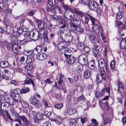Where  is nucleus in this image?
Wrapping results in <instances>:
<instances>
[{"mask_svg": "<svg viewBox=\"0 0 126 126\" xmlns=\"http://www.w3.org/2000/svg\"><path fill=\"white\" fill-rule=\"evenodd\" d=\"M109 122V120L107 118H106L104 121L103 124L104 125H106Z\"/></svg>", "mask_w": 126, "mask_h": 126, "instance_id": "obj_64", "label": "nucleus"}, {"mask_svg": "<svg viewBox=\"0 0 126 126\" xmlns=\"http://www.w3.org/2000/svg\"><path fill=\"white\" fill-rule=\"evenodd\" d=\"M44 114L41 112H37L34 117V120L35 123H39L43 119Z\"/></svg>", "mask_w": 126, "mask_h": 126, "instance_id": "obj_5", "label": "nucleus"}, {"mask_svg": "<svg viewBox=\"0 0 126 126\" xmlns=\"http://www.w3.org/2000/svg\"><path fill=\"white\" fill-rule=\"evenodd\" d=\"M83 68L82 64H79L77 66V70L78 71L80 72L83 70Z\"/></svg>", "mask_w": 126, "mask_h": 126, "instance_id": "obj_48", "label": "nucleus"}, {"mask_svg": "<svg viewBox=\"0 0 126 126\" xmlns=\"http://www.w3.org/2000/svg\"><path fill=\"white\" fill-rule=\"evenodd\" d=\"M30 37L32 40H37L39 37V32L37 30L32 31L30 33Z\"/></svg>", "mask_w": 126, "mask_h": 126, "instance_id": "obj_4", "label": "nucleus"}, {"mask_svg": "<svg viewBox=\"0 0 126 126\" xmlns=\"http://www.w3.org/2000/svg\"><path fill=\"white\" fill-rule=\"evenodd\" d=\"M95 35L94 34H92L89 36V38L91 42L94 44H99V42L96 41L95 38Z\"/></svg>", "mask_w": 126, "mask_h": 126, "instance_id": "obj_12", "label": "nucleus"}, {"mask_svg": "<svg viewBox=\"0 0 126 126\" xmlns=\"http://www.w3.org/2000/svg\"><path fill=\"white\" fill-rule=\"evenodd\" d=\"M77 47L78 49L80 50H83L84 48V46L82 43H79L78 44Z\"/></svg>", "mask_w": 126, "mask_h": 126, "instance_id": "obj_35", "label": "nucleus"}, {"mask_svg": "<svg viewBox=\"0 0 126 126\" xmlns=\"http://www.w3.org/2000/svg\"><path fill=\"white\" fill-rule=\"evenodd\" d=\"M42 39H44L45 42H48V35L47 33L45 34L44 35L42 36L41 38H40Z\"/></svg>", "mask_w": 126, "mask_h": 126, "instance_id": "obj_34", "label": "nucleus"}, {"mask_svg": "<svg viewBox=\"0 0 126 126\" xmlns=\"http://www.w3.org/2000/svg\"><path fill=\"white\" fill-rule=\"evenodd\" d=\"M10 65L7 61L1 62L0 63V67L4 68L5 67H9Z\"/></svg>", "mask_w": 126, "mask_h": 126, "instance_id": "obj_17", "label": "nucleus"}, {"mask_svg": "<svg viewBox=\"0 0 126 126\" xmlns=\"http://www.w3.org/2000/svg\"><path fill=\"white\" fill-rule=\"evenodd\" d=\"M51 112L47 111H45L44 112L43 114L44 115L47 117H48L51 115Z\"/></svg>", "mask_w": 126, "mask_h": 126, "instance_id": "obj_42", "label": "nucleus"}, {"mask_svg": "<svg viewBox=\"0 0 126 126\" xmlns=\"http://www.w3.org/2000/svg\"><path fill=\"white\" fill-rule=\"evenodd\" d=\"M66 41L67 42H71L72 40V36L69 37H66Z\"/></svg>", "mask_w": 126, "mask_h": 126, "instance_id": "obj_59", "label": "nucleus"}, {"mask_svg": "<svg viewBox=\"0 0 126 126\" xmlns=\"http://www.w3.org/2000/svg\"><path fill=\"white\" fill-rule=\"evenodd\" d=\"M10 106V105L7 102H2V103L1 104V108L2 107L4 110H5V111L7 110L8 108Z\"/></svg>", "mask_w": 126, "mask_h": 126, "instance_id": "obj_22", "label": "nucleus"}, {"mask_svg": "<svg viewBox=\"0 0 126 126\" xmlns=\"http://www.w3.org/2000/svg\"><path fill=\"white\" fill-rule=\"evenodd\" d=\"M106 75L105 71L102 70L101 71V74H99L97 75L96 80L98 83H100L102 81L106 80Z\"/></svg>", "mask_w": 126, "mask_h": 126, "instance_id": "obj_3", "label": "nucleus"}, {"mask_svg": "<svg viewBox=\"0 0 126 126\" xmlns=\"http://www.w3.org/2000/svg\"><path fill=\"white\" fill-rule=\"evenodd\" d=\"M126 43V39L125 38L123 39L120 44V47L121 48L123 49L126 48L125 44Z\"/></svg>", "mask_w": 126, "mask_h": 126, "instance_id": "obj_25", "label": "nucleus"}, {"mask_svg": "<svg viewBox=\"0 0 126 126\" xmlns=\"http://www.w3.org/2000/svg\"><path fill=\"white\" fill-rule=\"evenodd\" d=\"M79 59H81V62L82 64L85 65L87 64L88 62L87 58L86 55H81L79 57Z\"/></svg>", "mask_w": 126, "mask_h": 126, "instance_id": "obj_7", "label": "nucleus"}, {"mask_svg": "<svg viewBox=\"0 0 126 126\" xmlns=\"http://www.w3.org/2000/svg\"><path fill=\"white\" fill-rule=\"evenodd\" d=\"M123 14L121 12H119L116 14V18L117 20H120L122 18Z\"/></svg>", "mask_w": 126, "mask_h": 126, "instance_id": "obj_31", "label": "nucleus"}, {"mask_svg": "<svg viewBox=\"0 0 126 126\" xmlns=\"http://www.w3.org/2000/svg\"><path fill=\"white\" fill-rule=\"evenodd\" d=\"M34 60V57L31 55H29L27 56V59L26 60V63H29L32 62H33Z\"/></svg>", "mask_w": 126, "mask_h": 126, "instance_id": "obj_23", "label": "nucleus"}, {"mask_svg": "<svg viewBox=\"0 0 126 126\" xmlns=\"http://www.w3.org/2000/svg\"><path fill=\"white\" fill-rule=\"evenodd\" d=\"M25 68L28 70H31L32 69V66L30 64H28L25 67Z\"/></svg>", "mask_w": 126, "mask_h": 126, "instance_id": "obj_52", "label": "nucleus"}, {"mask_svg": "<svg viewBox=\"0 0 126 126\" xmlns=\"http://www.w3.org/2000/svg\"><path fill=\"white\" fill-rule=\"evenodd\" d=\"M39 32V37L41 38V37L44 35L45 34L47 33V32L43 28L41 29Z\"/></svg>", "mask_w": 126, "mask_h": 126, "instance_id": "obj_28", "label": "nucleus"}, {"mask_svg": "<svg viewBox=\"0 0 126 126\" xmlns=\"http://www.w3.org/2000/svg\"><path fill=\"white\" fill-rule=\"evenodd\" d=\"M98 6V4L95 2H91L89 4V8L93 10H96Z\"/></svg>", "mask_w": 126, "mask_h": 126, "instance_id": "obj_9", "label": "nucleus"}, {"mask_svg": "<svg viewBox=\"0 0 126 126\" xmlns=\"http://www.w3.org/2000/svg\"><path fill=\"white\" fill-rule=\"evenodd\" d=\"M76 30L78 32L80 33H81L84 31L83 29L79 27H77L76 28Z\"/></svg>", "mask_w": 126, "mask_h": 126, "instance_id": "obj_53", "label": "nucleus"}, {"mask_svg": "<svg viewBox=\"0 0 126 126\" xmlns=\"http://www.w3.org/2000/svg\"><path fill=\"white\" fill-rule=\"evenodd\" d=\"M4 22L5 24L7 26H10L12 24L11 22L7 18H5L4 19Z\"/></svg>", "mask_w": 126, "mask_h": 126, "instance_id": "obj_29", "label": "nucleus"}, {"mask_svg": "<svg viewBox=\"0 0 126 126\" xmlns=\"http://www.w3.org/2000/svg\"><path fill=\"white\" fill-rule=\"evenodd\" d=\"M30 103L33 105L37 108H39L41 106V103L36 98L31 97L29 100Z\"/></svg>", "mask_w": 126, "mask_h": 126, "instance_id": "obj_2", "label": "nucleus"}, {"mask_svg": "<svg viewBox=\"0 0 126 126\" xmlns=\"http://www.w3.org/2000/svg\"><path fill=\"white\" fill-rule=\"evenodd\" d=\"M63 106V104L62 103H61L59 104L55 105L54 107L58 109H60Z\"/></svg>", "mask_w": 126, "mask_h": 126, "instance_id": "obj_40", "label": "nucleus"}, {"mask_svg": "<svg viewBox=\"0 0 126 126\" xmlns=\"http://www.w3.org/2000/svg\"><path fill=\"white\" fill-rule=\"evenodd\" d=\"M5 113L6 114L4 113H2V112H0V114L2 115L3 116V117L4 120L6 121H8V119L7 118L11 121H13V119L11 118L10 115L8 112V111L7 110L5 111Z\"/></svg>", "mask_w": 126, "mask_h": 126, "instance_id": "obj_6", "label": "nucleus"}, {"mask_svg": "<svg viewBox=\"0 0 126 126\" xmlns=\"http://www.w3.org/2000/svg\"><path fill=\"white\" fill-rule=\"evenodd\" d=\"M115 64V61L114 60L112 61L110 64V66L112 69H114Z\"/></svg>", "mask_w": 126, "mask_h": 126, "instance_id": "obj_50", "label": "nucleus"}, {"mask_svg": "<svg viewBox=\"0 0 126 126\" xmlns=\"http://www.w3.org/2000/svg\"><path fill=\"white\" fill-rule=\"evenodd\" d=\"M76 111V110L75 108H70L67 109L66 111L67 114L71 115L75 114Z\"/></svg>", "mask_w": 126, "mask_h": 126, "instance_id": "obj_10", "label": "nucleus"}, {"mask_svg": "<svg viewBox=\"0 0 126 126\" xmlns=\"http://www.w3.org/2000/svg\"><path fill=\"white\" fill-rule=\"evenodd\" d=\"M58 20L59 23L61 24H65L66 22L64 19L61 18H59Z\"/></svg>", "mask_w": 126, "mask_h": 126, "instance_id": "obj_46", "label": "nucleus"}, {"mask_svg": "<svg viewBox=\"0 0 126 126\" xmlns=\"http://www.w3.org/2000/svg\"><path fill=\"white\" fill-rule=\"evenodd\" d=\"M14 99L13 98V97L12 96V97L11 98L9 99V103L12 105H13L14 104Z\"/></svg>", "mask_w": 126, "mask_h": 126, "instance_id": "obj_56", "label": "nucleus"}, {"mask_svg": "<svg viewBox=\"0 0 126 126\" xmlns=\"http://www.w3.org/2000/svg\"><path fill=\"white\" fill-rule=\"evenodd\" d=\"M89 66L91 69L94 68L95 65L94 61H93L90 62L89 63Z\"/></svg>", "mask_w": 126, "mask_h": 126, "instance_id": "obj_37", "label": "nucleus"}, {"mask_svg": "<svg viewBox=\"0 0 126 126\" xmlns=\"http://www.w3.org/2000/svg\"><path fill=\"white\" fill-rule=\"evenodd\" d=\"M13 44H9L7 46V48L8 50H13Z\"/></svg>", "mask_w": 126, "mask_h": 126, "instance_id": "obj_44", "label": "nucleus"}, {"mask_svg": "<svg viewBox=\"0 0 126 126\" xmlns=\"http://www.w3.org/2000/svg\"><path fill=\"white\" fill-rule=\"evenodd\" d=\"M98 68H103L105 66V61L102 59H100L98 61Z\"/></svg>", "mask_w": 126, "mask_h": 126, "instance_id": "obj_11", "label": "nucleus"}, {"mask_svg": "<svg viewBox=\"0 0 126 126\" xmlns=\"http://www.w3.org/2000/svg\"><path fill=\"white\" fill-rule=\"evenodd\" d=\"M12 96L16 102H21V98L19 95L17 94L14 93L13 94Z\"/></svg>", "mask_w": 126, "mask_h": 126, "instance_id": "obj_15", "label": "nucleus"}, {"mask_svg": "<svg viewBox=\"0 0 126 126\" xmlns=\"http://www.w3.org/2000/svg\"><path fill=\"white\" fill-rule=\"evenodd\" d=\"M75 12L77 14L81 16H83L84 14H83L82 12L80 11H78L77 10H75Z\"/></svg>", "mask_w": 126, "mask_h": 126, "instance_id": "obj_47", "label": "nucleus"}, {"mask_svg": "<svg viewBox=\"0 0 126 126\" xmlns=\"http://www.w3.org/2000/svg\"><path fill=\"white\" fill-rule=\"evenodd\" d=\"M63 7L66 10H67L69 9L70 11H71V9L70 8L69 6L66 4H64L63 6Z\"/></svg>", "mask_w": 126, "mask_h": 126, "instance_id": "obj_55", "label": "nucleus"}, {"mask_svg": "<svg viewBox=\"0 0 126 126\" xmlns=\"http://www.w3.org/2000/svg\"><path fill=\"white\" fill-rule=\"evenodd\" d=\"M23 32L22 28L20 26L19 27L17 30L18 33L19 34H21Z\"/></svg>", "mask_w": 126, "mask_h": 126, "instance_id": "obj_63", "label": "nucleus"}, {"mask_svg": "<svg viewBox=\"0 0 126 126\" xmlns=\"http://www.w3.org/2000/svg\"><path fill=\"white\" fill-rule=\"evenodd\" d=\"M26 78L28 79H25L24 80V84H30L31 83L33 87H35L34 83L33 81L31 79L28 78Z\"/></svg>", "mask_w": 126, "mask_h": 126, "instance_id": "obj_16", "label": "nucleus"}, {"mask_svg": "<svg viewBox=\"0 0 126 126\" xmlns=\"http://www.w3.org/2000/svg\"><path fill=\"white\" fill-rule=\"evenodd\" d=\"M76 60V59L73 57H71L67 59L66 62L67 63L70 64L74 63Z\"/></svg>", "mask_w": 126, "mask_h": 126, "instance_id": "obj_14", "label": "nucleus"}, {"mask_svg": "<svg viewBox=\"0 0 126 126\" xmlns=\"http://www.w3.org/2000/svg\"><path fill=\"white\" fill-rule=\"evenodd\" d=\"M91 75L90 71L88 69L85 70L84 73V77L86 78H89Z\"/></svg>", "mask_w": 126, "mask_h": 126, "instance_id": "obj_26", "label": "nucleus"}, {"mask_svg": "<svg viewBox=\"0 0 126 126\" xmlns=\"http://www.w3.org/2000/svg\"><path fill=\"white\" fill-rule=\"evenodd\" d=\"M123 21L125 24H122L121 22L120 21H116L115 26L121 29L125 28L126 23V19H124Z\"/></svg>", "mask_w": 126, "mask_h": 126, "instance_id": "obj_8", "label": "nucleus"}, {"mask_svg": "<svg viewBox=\"0 0 126 126\" xmlns=\"http://www.w3.org/2000/svg\"><path fill=\"white\" fill-rule=\"evenodd\" d=\"M92 123L91 124L93 126H97V121L95 119H93L91 120Z\"/></svg>", "mask_w": 126, "mask_h": 126, "instance_id": "obj_43", "label": "nucleus"}, {"mask_svg": "<svg viewBox=\"0 0 126 126\" xmlns=\"http://www.w3.org/2000/svg\"><path fill=\"white\" fill-rule=\"evenodd\" d=\"M14 48V50L13 49V51L15 53L17 52V51L18 50L21 48L20 46H18V45L16 44H15L14 45L13 48Z\"/></svg>", "mask_w": 126, "mask_h": 126, "instance_id": "obj_32", "label": "nucleus"}, {"mask_svg": "<svg viewBox=\"0 0 126 126\" xmlns=\"http://www.w3.org/2000/svg\"><path fill=\"white\" fill-rule=\"evenodd\" d=\"M4 8V4L2 3H0V11H3Z\"/></svg>", "mask_w": 126, "mask_h": 126, "instance_id": "obj_62", "label": "nucleus"}, {"mask_svg": "<svg viewBox=\"0 0 126 126\" xmlns=\"http://www.w3.org/2000/svg\"><path fill=\"white\" fill-rule=\"evenodd\" d=\"M30 90L29 87H27L24 88H22L20 90V91L22 93H26L29 92Z\"/></svg>", "mask_w": 126, "mask_h": 126, "instance_id": "obj_30", "label": "nucleus"}, {"mask_svg": "<svg viewBox=\"0 0 126 126\" xmlns=\"http://www.w3.org/2000/svg\"><path fill=\"white\" fill-rule=\"evenodd\" d=\"M48 3L51 6H52L55 4L54 2H53V0H47Z\"/></svg>", "mask_w": 126, "mask_h": 126, "instance_id": "obj_60", "label": "nucleus"}, {"mask_svg": "<svg viewBox=\"0 0 126 126\" xmlns=\"http://www.w3.org/2000/svg\"><path fill=\"white\" fill-rule=\"evenodd\" d=\"M66 42L64 41H63L59 43L58 46V48L59 50H61L63 48H65Z\"/></svg>", "mask_w": 126, "mask_h": 126, "instance_id": "obj_21", "label": "nucleus"}, {"mask_svg": "<svg viewBox=\"0 0 126 126\" xmlns=\"http://www.w3.org/2000/svg\"><path fill=\"white\" fill-rule=\"evenodd\" d=\"M42 50V47L40 45L37 46L34 49L33 51L34 55H37L39 54Z\"/></svg>", "mask_w": 126, "mask_h": 126, "instance_id": "obj_13", "label": "nucleus"}, {"mask_svg": "<svg viewBox=\"0 0 126 126\" xmlns=\"http://www.w3.org/2000/svg\"><path fill=\"white\" fill-rule=\"evenodd\" d=\"M46 27L49 30H51L52 28V26L50 24V22H48L46 23Z\"/></svg>", "mask_w": 126, "mask_h": 126, "instance_id": "obj_49", "label": "nucleus"}, {"mask_svg": "<svg viewBox=\"0 0 126 126\" xmlns=\"http://www.w3.org/2000/svg\"><path fill=\"white\" fill-rule=\"evenodd\" d=\"M106 92L108 93V95L106 96L105 97L102 99V100H107L109 99V94L110 92V88H106Z\"/></svg>", "mask_w": 126, "mask_h": 126, "instance_id": "obj_33", "label": "nucleus"}, {"mask_svg": "<svg viewBox=\"0 0 126 126\" xmlns=\"http://www.w3.org/2000/svg\"><path fill=\"white\" fill-rule=\"evenodd\" d=\"M36 22L37 23L38 27L40 29L43 28L44 27V23L42 21L36 20Z\"/></svg>", "mask_w": 126, "mask_h": 126, "instance_id": "obj_24", "label": "nucleus"}, {"mask_svg": "<svg viewBox=\"0 0 126 126\" xmlns=\"http://www.w3.org/2000/svg\"><path fill=\"white\" fill-rule=\"evenodd\" d=\"M0 77L5 79H9L8 77L3 74V72L1 71H0Z\"/></svg>", "mask_w": 126, "mask_h": 126, "instance_id": "obj_36", "label": "nucleus"}, {"mask_svg": "<svg viewBox=\"0 0 126 126\" xmlns=\"http://www.w3.org/2000/svg\"><path fill=\"white\" fill-rule=\"evenodd\" d=\"M101 95L100 92H97L95 94V96L96 98L99 99Z\"/></svg>", "mask_w": 126, "mask_h": 126, "instance_id": "obj_57", "label": "nucleus"}, {"mask_svg": "<svg viewBox=\"0 0 126 126\" xmlns=\"http://www.w3.org/2000/svg\"><path fill=\"white\" fill-rule=\"evenodd\" d=\"M12 10L10 8H8L5 9L4 11V12L5 15L8 16H10L12 13Z\"/></svg>", "mask_w": 126, "mask_h": 126, "instance_id": "obj_27", "label": "nucleus"}, {"mask_svg": "<svg viewBox=\"0 0 126 126\" xmlns=\"http://www.w3.org/2000/svg\"><path fill=\"white\" fill-rule=\"evenodd\" d=\"M63 83V80L59 79V80L58 81V84L60 86V87L57 86V83L56 82L55 83V84L54 85V86H55L57 87V88L58 89H60V90H63V86L62 85V84Z\"/></svg>", "mask_w": 126, "mask_h": 126, "instance_id": "obj_20", "label": "nucleus"}, {"mask_svg": "<svg viewBox=\"0 0 126 126\" xmlns=\"http://www.w3.org/2000/svg\"><path fill=\"white\" fill-rule=\"evenodd\" d=\"M70 125L71 126H78L76 121L75 120H74L73 122H72V121H71Z\"/></svg>", "mask_w": 126, "mask_h": 126, "instance_id": "obj_54", "label": "nucleus"}, {"mask_svg": "<svg viewBox=\"0 0 126 126\" xmlns=\"http://www.w3.org/2000/svg\"><path fill=\"white\" fill-rule=\"evenodd\" d=\"M19 118L24 122L25 124H26L29 125L31 124L30 122L29 121L25 116L23 115L19 116Z\"/></svg>", "mask_w": 126, "mask_h": 126, "instance_id": "obj_18", "label": "nucleus"}, {"mask_svg": "<svg viewBox=\"0 0 126 126\" xmlns=\"http://www.w3.org/2000/svg\"><path fill=\"white\" fill-rule=\"evenodd\" d=\"M93 82L92 80H91L88 82L89 85L88 88L90 89H91L93 88Z\"/></svg>", "mask_w": 126, "mask_h": 126, "instance_id": "obj_39", "label": "nucleus"}, {"mask_svg": "<svg viewBox=\"0 0 126 126\" xmlns=\"http://www.w3.org/2000/svg\"><path fill=\"white\" fill-rule=\"evenodd\" d=\"M42 126H51V124L48 121H47L44 122Z\"/></svg>", "mask_w": 126, "mask_h": 126, "instance_id": "obj_58", "label": "nucleus"}, {"mask_svg": "<svg viewBox=\"0 0 126 126\" xmlns=\"http://www.w3.org/2000/svg\"><path fill=\"white\" fill-rule=\"evenodd\" d=\"M87 15L90 18V20L92 21V24L94 25L93 27V30L96 33H98L99 32V28L98 26L94 24L96 22V20L93 17L90 16L89 14Z\"/></svg>", "mask_w": 126, "mask_h": 126, "instance_id": "obj_1", "label": "nucleus"}, {"mask_svg": "<svg viewBox=\"0 0 126 126\" xmlns=\"http://www.w3.org/2000/svg\"><path fill=\"white\" fill-rule=\"evenodd\" d=\"M77 100L78 101H86V99L83 95L78 97Z\"/></svg>", "mask_w": 126, "mask_h": 126, "instance_id": "obj_41", "label": "nucleus"}, {"mask_svg": "<svg viewBox=\"0 0 126 126\" xmlns=\"http://www.w3.org/2000/svg\"><path fill=\"white\" fill-rule=\"evenodd\" d=\"M37 58L38 59L40 60H43L46 58L47 55L45 54L41 53L37 55Z\"/></svg>", "mask_w": 126, "mask_h": 126, "instance_id": "obj_19", "label": "nucleus"}, {"mask_svg": "<svg viewBox=\"0 0 126 126\" xmlns=\"http://www.w3.org/2000/svg\"><path fill=\"white\" fill-rule=\"evenodd\" d=\"M81 2L83 4L88 5L89 2V0H82Z\"/></svg>", "mask_w": 126, "mask_h": 126, "instance_id": "obj_45", "label": "nucleus"}, {"mask_svg": "<svg viewBox=\"0 0 126 126\" xmlns=\"http://www.w3.org/2000/svg\"><path fill=\"white\" fill-rule=\"evenodd\" d=\"M52 19L55 21H57L59 19L58 17L56 15H54L52 16Z\"/></svg>", "mask_w": 126, "mask_h": 126, "instance_id": "obj_61", "label": "nucleus"}, {"mask_svg": "<svg viewBox=\"0 0 126 126\" xmlns=\"http://www.w3.org/2000/svg\"><path fill=\"white\" fill-rule=\"evenodd\" d=\"M96 11L97 14H101L102 13V9L100 7L97 8Z\"/></svg>", "mask_w": 126, "mask_h": 126, "instance_id": "obj_51", "label": "nucleus"}, {"mask_svg": "<svg viewBox=\"0 0 126 126\" xmlns=\"http://www.w3.org/2000/svg\"><path fill=\"white\" fill-rule=\"evenodd\" d=\"M104 108H103V110H108L109 109L110 107H109L107 101L104 104Z\"/></svg>", "mask_w": 126, "mask_h": 126, "instance_id": "obj_38", "label": "nucleus"}]
</instances>
